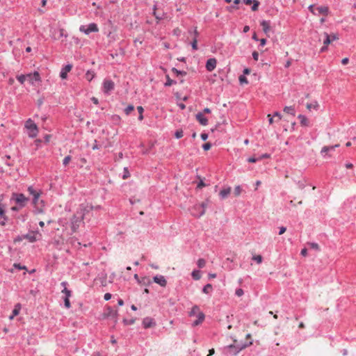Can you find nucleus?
I'll return each instance as SVG.
<instances>
[{
  "label": "nucleus",
  "instance_id": "nucleus-1",
  "mask_svg": "<svg viewBox=\"0 0 356 356\" xmlns=\"http://www.w3.org/2000/svg\"><path fill=\"white\" fill-rule=\"evenodd\" d=\"M92 209V206L81 205L80 207V212H77L74 215L71 220V229L72 233L76 232L80 225V222L84 219L86 215Z\"/></svg>",
  "mask_w": 356,
  "mask_h": 356
},
{
  "label": "nucleus",
  "instance_id": "nucleus-2",
  "mask_svg": "<svg viewBox=\"0 0 356 356\" xmlns=\"http://www.w3.org/2000/svg\"><path fill=\"white\" fill-rule=\"evenodd\" d=\"M252 342L249 343H238L236 340H234V343L227 346L223 348V353L227 356H235L241 350L251 345Z\"/></svg>",
  "mask_w": 356,
  "mask_h": 356
},
{
  "label": "nucleus",
  "instance_id": "nucleus-3",
  "mask_svg": "<svg viewBox=\"0 0 356 356\" xmlns=\"http://www.w3.org/2000/svg\"><path fill=\"white\" fill-rule=\"evenodd\" d=\"M38 234V232H30L26 234H23L21 236H17L15 239L14 242H20L24 239L28 240L30 243H33L37 241L36 236Z\"/></svg>",
  "mask_w": 356,
  "mask_h": 356
},
{
  "label": "nucleus",
  "instance_id": "nucleus-4",
  "mask_svg": "<svg viewBox=\"0 0 356 356\" xmlns=\"http://www.w3.org/2000/svg\"><path fill=\"white\" fill-rule=\"evenodd\" d=\"M25 127L29 130V137L35 138L37 136L38 132V127L31 119L26 122Z\"/></svg>",
  "mask_w": 356,
  "mask_h": 356
},
{
  "label": "nucleus",
  "instance_id": "nucleus-5",
  "mask_svg": "<svg viewBox=\"0 0 356 356\" xmlns=\"http://www.w3.org/2000/svg\"><path fill=\"white\" fill-rule=\"evenodd\" d=\"M79 31L86 35H88L92 32H97L99 29L95 23H91L88 26L81 25L79 27Z\"/></svg>",
  "mask_w": 356,
  "mask_h": 356
},
{
  "label": "nucleus",
  "instance_id": "nucleus-6",
  "mask_svg": "<svg viewBox=\"0 0 356 356\" xmlns=\"http://www.w3.org/2000/svg\"><path fill=\"white\" fill-rule=\"evenodd\" d=\"M13 199H14L16 203L21 207H24L29 201V199L22 193L13 194Z\"/></svg>",
  "mask_w": 356,
  "mask_h": 356
},
{
  "label": "nucleus",
  "instance_id": "nucleus-7",
  "mask_svg": "<svg viewBox=\"0 0 356 356\" xmlns=\"http://www.w3.org/2000/svg\"><path fill=\"white\" fill-rule=\"evenodd\" d=\"M105 318H111L113 320L115 324L118 321V312L114 311L111 307H108L104 313Z\"/></svg>",
  "mask_w": 356,
  "mask_h": 356
},
{
  "label": "nucleus",
  "instance_id": "nucleus-8",
  "mask_svg": "<svg viewBox=\"0 0 356 356\" xmlns=\"http://www.w3.org/2000/svg\"><path fill=\"white\" fill-rule=\"evenodd\" d=\"M188 33L191 34V35H194L193 40V41L191 42V46H192L193 49L197 50V37L199 35V33L197 31L196 27L194 29H189L188 30Z\"/></svg>",
  "mask_w": 356,
  "mask_h": 356
},
{
  "label": "nucleus",
  "instance_id": "nucleus-9",
  "mask_svg": "<svg viewBox=\"0 0 356 356\" xmlns=\"http://www.w3.org/2000/svg\"><path fill=\"white\" fill-rule=\"evenodd\" d=\"M209 202V200H207L201 204L195 205V209H202V210L198 213H193V216L196 217H200L203 216L205 213V209L208 206Z\"/></svg>",
  "mask_w": 356,
  "mask_h": 356
},
{
  "label": "nucleus",
  "instance_id": "nucleus-10",
  "mask_svg": "<svg viewBox=\"0 0 356 356\" xmlns=\"http://www.w3.org/2000/svg\"><path fill=\"white\" fill-rule=\"evenodd\" d=\"M114 82L111 80H105L103 85V91L105 93H109L114 89Z\"/></svg>",
  "mask_w": 356,
  "mask_h": 356
},
{
  "label": "nucleus",
  "instance_id": "nucleus-11",
  "mask_svg": "<svg viewBox=\"0 0 356 356\" xmlns=\"http://www.w3.org/2000/svg\"><path fill=\"white\" fill-rule=\"evenodd\" d=\"M3 196L0 195V219L8 220V218L6 215V206L3 204Z\"/></svg>",
  "mask_w": 356,
  "mask_h": 356
},
{
  "label": "nucleus",
  "instance_id": "nucleus-12",
  "mask_svg": "<svg viewBox=\"0 0 356 356\" xmlns=\"http://www.w3.org/2000/svg\"><path fill=\"white\" fill-rule=\"evenodd\" d=\"M217 60L216 58H209L206 63V68L209 72L213 71L216 67Z\"/></svg>",
  "mask_w": 356,
  "mask_h": 356
},
{
  "label": "nucleus",
  "instance_id": "nucleus-13",
  "mask_svg": "<svg viewBox=\"0 0 356 356\" xmlns=\"http://www.w3.org/2000/svg\"><path fill=\"white\" fill-rule=\"evenodd\" d=\"M72 68L71 64L66 65L60 71V76L61 79H65L67 78V72H69Z\"/></svg>",
  "mask_w": 356,
  "mask_h": 356
},
{
  "label": "nucleus",
  "instance_id": "nucleus-14",
  "mask_svg": "<svg viewBox=\"0 0 356 356\" xmlns=\"http://www.w3.org/2000/svg\"><path fill=\"white\" fill-rule=\"evenodd\" d=\"M154 281L161 286H165L167 284V281L163 275L154 276Z\"/></svg>",
  "mask_w": 356,
  "mask_h": 356
},
{
  "label": "nucleus",
  "instance_id": "nucleus-15",
  "mask_svg": "<svg viewBox=\"0 0 356 356\" xmlns=\"http://www.w3.org/2000/svg\"><path fill=\"white\" fill-rule=\"evenodd\" d=\"M324 37H325L324 40H323L324 46L322 47L321 49V52L325 51L327 49V46L329 44H330V42H331L330 35L328 33H324Z\"/></svg>",
  "mask_w": 356,
  "mask_h": 356
},
{
  "label": "nucleus",
  "instance_id": "nucleus-16",
  "mask_svg": "<svg viewBox=\"0 0 356 356\" xmlns=\"http://www.w3.org/2000/svg\"><path fill=\"white\" fill-rule=\"evenodd\" d=\"M196 119L202 125L205 126L208 124V120L204 117L203 113H197L196 114Z\"/></svg>",
  "mask_w": 356,
  "mask_h": 356
},
{
  "label": "nucleus",
  "instance_id": "nucleus-17",
  "mask_svg": "<svg viewBox=\"0 0 356 356\" xmlns=\"http://www.w3.org/2000/svg\"><path fill=\"white\" fill-rule=\"evenodd\" d=\"M270 23L269 21L263 20L262 22H261V26H262L263 31L266 34H268V33L270 30Z\"/></svg>",
  "mask_w": 356,
  "mask_h": 356
},
{
  "label": "nucleus",
  "instance_id": "nucleus-18",
  "mask_svg": "<svg viewBox=\"0 0 356 356\" xmlns=\"http://www.w3.org/2000/svg\"><path fill=\"white\" fill-rule=\"evenodd\" d=\"M153 324V319L149 317H146L143 321V325L145 328L151 327Z\"/></svg>",
  "mask_w": 356,
  "mask_h": 356
},
{
  "label": "nucleus",
  "instance_id": "nucleus-19",
  "mask_svg": "<svg viewBox=\"0 0 356 356\" xmlns=\"http://www.w3.org/2000/svg\"><path fill=\"white\" fill-rule=\"evenodd\" d=\"M27 77L30 79L32 83H33V81H38L40 80V76L38 72H35L33 74H27Z\"/></svg>",
  "mask_w": 356,
  "mask_h": 356
},
{
  "label": "nucleus",
  "instance_id": "nucleus-20",
  "mask_svg": "<svg viewBox=\"0 0 356 356\" xmlns=\"http://www.w3.org/2000/svg\"><path fill=\"white\" fill-rule=\"evenodd\" d=\"M205 316L203 313H199L197 316V319L193 323V326L195 327L199 325L200 323L203 322L204 320Z\"/></svg>",
  "mask_w": 356,
  "mask_h": 356
},
{
  "label": "nucleus",
  "instance_id": "nucleus-21",
  "mask_svg": "<svg viewBox=\"0 0 356 356\" xmlns=\"http://www.w3.org/2000/svg\"><path fill=\"white\" fill-rule=\"evenodd\" d=\"M339 146V145H332V146H324L322 148L321 153V154L323 155V154H327L328 152L334 150L336 147H338Z\"/></svg>",
  "mask_w": 356,
  "mask_h": 356
},
{
  "label": "nucleus",
  "instance_id": "nucleus-22",
  "mask_svg": "<svg viewBox=\"0 0 356 356\" xmlns=\"http://www.w3.org/2000/svg\"><path fill=\"white\" fill-rule=\"evenodd\" d=\"M231 192V188L228 187L220 191L219 195L222 199L227 197Z\"/></svg>",
  "mask_w": 356,
  "mask_h": 356
},
{
  "label": "nucleus",
  "instance_id": "nucleus-23",
  "mask_svg": "<svg viewBox=\"0 0 356 356\" xmlns=\"http://www.w3.org/2000/svg\"><path fill=\"white\" fill-rule=\"evenodd\" d=\"M316 12L317 13V15L323 14L326 15L328 13V8L326 6L316 7Z\"/></svg>",
  "mask_w": 356,
  "mask_h": 356
},
{
  "label": "nucleus",
  "instance_id": "nucleus-24",
  "mask_svg": "<svg viewBox=\"0 0 356 356\" xmlns=\"http://www.w3.org/2000/svg\"><path fill=\"white\" fill-rule=\"evenodd\" d=\"M199 313H202L200 311V307L197 305H195L192 307L191 311L189 312L190 316H193L195 315H199Z\"/></svg>",
  "mask_w": 356,
  "mask_h": 356
},
{
  "label": "nucleus",
  "instance_id": "nucleus-25",
  "mask_svg": "<svg viewBox=\"0 0 356 356\" xmlns=\"http://www.w3.org/2000/svg\"><path fill=\"white\" fill-rule=\"evenodd\" d=\"M20 309H21V305L19 303L15 305V308L13 310V314L10 316V319H13L14 318V316L18 315Z\"/></svg>",
  "mask_w": 356,
  "mask_h": 356
},
{
  "label": "nucleus",
  "instance_id": "nucleus-26",
  "mask_svg": "<svg viewBox=\"0 0 356 356\" xmlns=\"http://www.w3.org/2000/svg\"><path fill=\"white\" fill-rule=\"evenodd\" d=\"M39 197L40 193L34 194V196H33V204H35V206L39 205ZM40 204H41L42 207L44 206V202L42 200L40 201Z\"/></svg>",
  "mask_w": 356,
  "mask_h": 356
},
{
  "label": "nucleus",
  "instance_id": "nucleus-27",
  "mask_svg": "<svg viewBox=\"0 0 356 356\" xmlns=\"http://www.w3.org/2000/svg\"><path fill=\"white\" fill-rule=\"evenodd\" d=\"M298 118L300 120V124L302 126H308L309 122L307 118L303 115H299Z\"/></svg>",
  "mask_w": 356,
  "mask_h": 356
},
{
  "label": "nucleus",
  "instance_id": "nucleus-28",
  "mask_svg": "<svg viewBox=\"0 0 356 356\" xmlns=\"http://www.w3.org/2000/svg\"><path fill=\"white\" fill-rule=\"evenodd\" d=\"M95 74L94 72L92 71H90L88 70L86 74V79L88 81H91L92 79L95 77Z\"/></svg>",
  "mask_w": 356,
  "mask_h": 356
},
{
  "label": "nucleus",
  "instance_id": "nucleus-29",
  "mask_svg": "<svg viewBox=\"0 0 356 356\" xmlns=\"http://www.w3.org/2000/svg\"><path fill=\"white\" fill-rule=\"evenodd\" d=\"M284 111L293 116L295 115V110L292 106H285L284 108Z\"/></svg>",
  "mask_w": 356,
  "mask_h": 356
},
{
  "label": "nucleus",
  "instance_id": "nucleus-30",
  "mask_svg": "<svg viewBox=\"0 0 356 356\" xmlns=\"http://www.w3.org/2000/svg\"><path fill=\"white\" fill-rule=\"evenodd\" d=\"M191 275H192L193 278L195 280H198L201 277L200 272L197 270H194L192 272Z\"/></svg>",
  "mask_w": 356,
  "mask_h": 356
},
{
  "label": "nucleus",
  "instance_id": "nucleus-31",
  "mask_svg": "<svg viewBox=\"0 0 356 356\" xmlns=\"http://www.w3.org/2000/svg\"><path fill=\"white\" fill-rule=\"evenodd\" d=\"M165 78H166V82L165 83V86H170L172 84L176 83V81H175L174 80L171 79L170 78L169 75H166Z\"/></svg>",
  "mask_w": 356,
  "mask_h": 356
},
{
  "label": "nucleus",
  "instance_id": "nucleus-32",
  "mask_svg": "<svg viewBox=\"0 0 356 356\" xmlns=\"http://www.w3.org/2000/svg\"><path fill=\"white\" fill-rule=\"evenodd\" d=\"M211 289H212V285L211 284H207L204 286V288L202 289V292L206 294H208V293H209V292Z\"/></svg>",
  "mask_w": 356,
  "mask_h": 356
},
{
  "label": "nucleus",
  "instance_id": "nucleus-33",
  "mask_svg": "<svg viewBox=\"0 0 356 356\" xmlns=\"http://www.w3.org/2000/svg\"><path fill=\"white\" fill-rule=\"evenodd\" d=\"M172 71L177 75V76H179V75H181V76H185L186 74V72H184V71H180V70H177L176 68L173 67L172 69Z\"/></svg>",
  "mask_w": 356,
  "mask_h": 356
},
{
  "label": "nucleus",
  "instance_id": "nucleus-34",
  "mask_svg": "<svg viewBox=\"0 0 356 356\" xmlns=\"http://www.w3.org/2000/svg\"><path fill=\"white\" fill-rule=\"evenodd\" d=\"M137 110H138V111L139 113L138 120H142L143 119V113L144 109H143V106H139L137 107Z\"/></svg>",
  "mask_w": 356,
  "mask_h": 356
},
{
  "label": "nucleus",
  "instance_id": "nucleus-35",
  "mask_svg": "<svg viewBox=\"0 0 356 356\" xmlns=\"http://www.w3.org/2000/svg\"><path fill=\"white\" fill-rule=\"evenodd\" d=\"M197 264L200 268H202L206 265V261L204 259H198Z\"/></svg>",
  "mask_w": 356,
  "mask_h": 356
},
{
  "label": "nucleus",
  "instance_id": "nucleus-36",
  "mask_svg": "<svg viewBox=\"0 0 356 356\" xmlns=\"http://www.w3.org/2000/svg\"><path fill=\"white\" fill-rule=\"evenodd\" d=\"M134 110V106L133 105H129L127 108L124 109V113L126 115H129L131 112H132Z\"/></svg>",
  "mask_w": 356,
  "mask_h": 356
},
{
  "label": "nucleus",
  "instance_id": "nucleus-37",
  "mask_svg": "<svg viewBox=\"0 0 356 356\" xmlns=\"http://www.w3.org/2000/svg\"><path fill=\"white\" fill-rule=\"evenodd\" d=\"M253 5L252 6V11H256L258 10V7H259V2L258 1H256V0H253Z\"/></svg>",
  "mask_w": 356,
  "mask_h": 356
},
{
  "label": "nucleus",
  "instance_id": "nucleus-38",
  "mask_svg": "<svg viewBox=\"0 0 356 356\" xmlns=\"http://www.w3.org/2000/svg\"><path fill=\"white\" fill-rule=\"evenodd\" d=\"M262 257L261 255H255V256H253L252 257V260L257 261V263L258 264H261L262 262Z\"/></svg>",
  "mask_w": 356,
  "mask_h": 356
},
{
  "label": "nucleus",
  "instance_id": "nucleus-39",
  "mask_svg": "<svg viewBox=\"0 0 356 356\" xmlns=\"http://www.w3.org/2000/svg\"><path fill=\"white\" fill-rule=\"evenodd\" d=\"M318 107V104L317 102H315L314 104H307V108L310 110L311 108H314V109H317Z\"/></svg>",
  "mask_w": 356,
  "mask_h": 356
},
{
  "label": "nucleus",
  "instance_id": "nucleus-40",
  "mask_svg": "<svg viewBox=\"0 0 356 356\" xmlns=\"http://www.w3.org/2000/svg\"><path fill=\"white\" fill-rule=\"evenodd\" d=\"M27 76H25V75H23V74H21V75H19L17 76V79L22 83L23 84L26 80V77Z\"/></svg>",
  "mask_w": 356,
  "mask_h": 356
},
{
  "label": "nucleus",
  "instance_id": "nucleus-41",
  "mask_svg": "<svg viewBox=\"0 0 356 356\" xmlns=\"http://www.w3.org/2000/svg\"><path fill=\"white\" fill-rule=\"evenodd\" d=\"M71 159H72L71 156H65V157L64 158L63 161V164L64 165H65V166H66V165L70 163V161H71Z\"/></svg>",
  "mask_w": 356,
  "mask_h": 356
},
{
  "label": "nucleus",
  "instance_id": "nucleus-42",
  "mask_svg": "<svg viewBox=\"0 0 356 356\" xmlns=\"http://www.w3.org/2000/svg\"><path fill=\"white\" fill-rule=\"evenodd\" d=\"M241 188L240 186H236L234 188V195L236 196H238L241 194Z\"/></svg>",
  "mask_w": 356,
  "mask_h": 356
},
{
  "label": "nucleus",
  "instance_id": "nucleus-43",
  "mask_svg": "<svg viewBox=\"0 0 356 356\" xmlns=\"http://www.w3.org/2000/svg\"><path fill=\"white\" fill-rule=\"evenodd\" d=\"M308 245H309V247L311 248L314 249V250H316L317 251H318L320 250L319 249V245L317 243H309Z\"/></svg>",
  "mask_w": 356,
  "mask_h": 356
},
{
  "label": "nucleus",
  "instance_id": "nucleus-44",
  "mask_svg": "<svg viewBox=\"0 0 356 356\" xmlns=\"http://www.w3.org/2000/svg\"><path fill=\"white\" fill-rule=\"evenodd\" d=\"M69 298H70V297H65V298H64V305H65V307L67 309L70 308L71 306Z\"/></svg>",
  "mask_w": 356,
  "mask_h": 356
},
{
  "label": "nucleus",
  "instance_id": "nucleus-45",
  "mask_svg": "<svg viewBox=\"0 0 356 356\" xmlns=\"http://www.w3.org/2000/svg\"><path fill=\"white\" fill-rule=\"evenodd\" d=\"M62 292H63V293H65V297H70V296H71V294H72L71 291H70L69 289H67L66 287H65V288L63 289V290L62 291Z\"/></svg>",
  "mask_w": 356,
  "mask_h": 356
},
{
  "label": "nucleus",
  "instance_id": "nucleus-46",
  "mask_svg": "<svg viewBox=\"0 0 356 356\" xmlns=\"http://www.w3.org/2000/svg\"><path fill=\"white\" fill-rule=\"evenodd\" d=\"M239 81H240L241 84L248 83V80L244 75H241L239 76Z\"/></svg>",
  "mask_w": 356,
  "mask_h": 356
},
{
  "label": "nucleus",
  "instance_id": "nucleus-47",
  "mask_svg": "<svg viewBox=\"0 0 356 356\" xmlns=\"http://www.w3.org/2000/svg\"><path fill=\"white\" fill-rule=\"evenodd\" d=\"M129 176H130V174H129V171H128L127 168H124V174H123V175H122V178H123L124 179H127Z\"/></svg>",
  "mask_w": 356,
  "mask_h": 356
},
{
  "label": "nucleus",
  "instance_id": "nucleus-48",
  "mask_svg": "<svg viewBox=\"0 0 356 356\" xmlns=\"http://www.w3.org/2000/svg\"><path fill=\"white\" fill-rule=\"evenodd\" d=\"M308 8L311 13L314 15H317V13L316 12V7H315L314 5H310Z\"/></svg>",
  "mask_w": 356,
  "mask_h": 356
},
{
  "label": "nucleus",
  "instance_id": "nucleus-49",
  "mask_svg": "<svg viewBox=\"0 0 356 356\" xmlns=\"http://www.w3.org/2000/svg\"><path fill=\"white\" fill-rule=\"evenodd\" d=\"M175 137L177 138H180L183 136V131L182 130H177L176 132H175Z\"/></svg>",
  "mask_w": 356,
  "mask_h": 356
},
{
  "label": "nucleus",
  "instance_id": "nucleus-50",
  "mask_svg": "<svg viewBox=\"0 0 356 356\" xmlns=\"http://www.w3.org/2000/svg\"><path fill=\"white\" fill-rule=\"evenodd\" d=\"M123 322L125 325H132L135 323V319H131V320L124 319Z\"/></svg>",
  "mask_w": 356,
  "mask_h": 356
},
{
  "label": "nucleus",
  "instance_id": "nucleus-51",
  "mask_svg": "<svg viewBox=\"0 0 356 356\" xmlns=\"http://www.w3.org/2000/svg\"><path fill=\"white\" fill-rule=\"evenodd\" d=\"M236 295L238 297L242 296L244 294L243 290L242 289H238L235 292Z\"/></svg>",
  "mask_w": 356,
  "mask_h": 356
},
{
  "label": "nucleus",
  "instance_id": "nucleus-52",
  "mask_svg": "<svg viewBox=\"0 0 356 356\" xmlns=\"http://www.w3.org/2000/svg\"><path fill=\"white\" fill-rule=\"evenodd\" d=\"M28 191H29V193H30V194H31L33 196H34V194L39 193L38 192H37L36 191H35L32 186L29 187V188H28Z\"/></svg>",
  "mask_w": 356,
  "mask_h": 356
},
{
  "label": "nucleus",
  "instance_id": "nucleus-53",
  "mask_svg": "<svg viewBox=\"0 0 356 356\" xmlns=\"http://www.w3.org/2000/svg\"><path fill=\"white\" fill-rule=\"evenodd\" d=\"M211 147V143H204L203 145H202V148L205 150V151H207L209 150Z\"/></svg>",
  "mask_w": 356,
  "mask_h": 356
},
{
  "label": "nucleus",
  "instance_id": "nucleus-54",
  "mask_svg": "<svg viewBox=\"0 0 356 356\" xmlns=\"http://www.w3.org/2000/svg\"><path fill=\"white\" fill-rule=\"evenodd\" d=\"M257 161H259V157L258 158H255V157L252 156V157H250L248 159V161L250 162V163H255Z\"/></svg>",
  "mask_w": 356,
  "mask_h": 356
},
{
  "label": "nucleus",
  "instance_id": "nucleus-55",
  "mask_svg": "<svg viewBox=\"0 0 356 356\" xmlns=\"http://www.w3.org/2000/svg\"><path fill=\"white\" fill-rule=\"evenodd\" d=\"M252 57L254 60H258L259 58V53L257 51H253Z\"/></svg>",
  "mask_w": 356,
  "mask_h": 356
},
{
  "label": "nucleus",
  "instance_id": "nucleus-56",
  "mask_svg": "<svg viewBox=\"0 0 356 356\" xmlns=\"http://www.w3.org/2000/svg\"><path fill=\"white\" fill-rule=\"evenodd\" d=\"M104 298L105 300H109L111 298V294L109 293H106L104 294Z\"/></svg>",
  "mask_w": 356,
  "mask_h": 356
},
{
  "label": "nucleus",
  "instance_id": "nucleus-57",
  "mask_svg": "<svg viewBox=\"0 0 356 356\" xmlns=\"http://www.w3.org/2000/svg\"><path fill=\"white\" fill-rule=\"evenodd\" d=\"M269 157H270V154H262L261 156H260L259 157V159L260 161V160H261L263 159H267V158H269Z\"/></svg>",
  "mask_w": 356,
  "mask_h": 356
},
{
  "label": "nucleus",
  "instance_id": "nucleus-58",
  "mask_svg": "<svg viewBox=\"0 0 356 356\" xmlns=\"http://www.w3.org/2000/svg\"><path fill=\"white\" fill-rule=\"evenodd\" d=\"M201 210H202V209H195V206H194L191 212H192V214L193 215V213H198Z\"/></svg>",
  "mask_w": 356,
  "mask_h": 356
},
{
  "label": "nucleus",
  "instance_id": "nucleus-59",
  "mask_svg": "<svg viewBox=\"0 0 356 356\" xmlns=\"http://www.w3.org/2000/svg\"><path fill=\"white\" fill-rule=\"evenodd\" d=\"M286 227H280V232H279V234L281 235V234H283L285 232H286Z\"/></svg>",
  "mask_w": 356,
  "mask_h": 356
},
{
  "label": "nucleus",
  "instance_id": "nucleus-60",
  "mask_svg": "<svg viewBox=\"0 0 356 356\" xmlns=\"http://www.w3.org/2000/svg\"><path fill=\"white\" fill-rule=\"evenodd\" d=\"M300 254H301L302 256H304V257L307 256V250L306 248H303V249L301 250Z\"/></svg>",
  "mask_w": 356,
  "mask_h": 356
},
{
  "label": "nucleus",
  "instance_id": "nucleus-61",
  "mask_svg": "<svg viewBox=\"0 0 356 356\" xmlns=\"http://www.w3.org/2000/svg\"><path fill=\"white\" fill-rule=\"evenodd\" d=\"M204 186H205V184L204 183V181L202 180H200V181L197 184V188H201Z\"/></svg>",
  "mask_w": 356,
  "mask_h": 356
},
{
  "label": "nucleus",
  "instance_id": "nucleus-62",
  "mask_svg": "<svg viewBox=\"0 0 356 356\" xmlns=\"http://www.w3.org/2000/svg\"><path fill=\"white\" fill-rule=\"evenodd\" d=\"M201 138L203 140H206L207 138H208V134H205V133H203L201 134Z\"/></svg>",
  "mask_w": 356,
  "mask_h": 356
},
{
  "label": "nucleus",
  "instance_id": "nucleus-63",
  "mask_svg": "<svg viewBox=\"0 0 356 356\" xmlns=\"http://www.w3.org/2000/svg\"><path fill=\"white\" fill-rule=\"evenodd\" d=\"M348 61H349V60H348V58H344L343 59H342V60H341V63H342L343 65H346V64H348Z\"/></svg>",
  "mask_w": 356,
  "mask_h": 356
},
{
  "label": "nucleus",
  "instance_id": "nucleus-64",
  "mask_svg": "<svg viewBox=\"0 0 356 356\" xmlns=\"http://www.w3.org/2000/svg\"><path fill=\"white\" fill-rule=\"evenodd\" d=\"M266 43V40L264 38H262L260 40V46H264Z\"/></svg>",
  "mask_w": 356,
  "mask_h": 356
}]
</instances>
